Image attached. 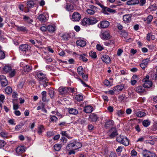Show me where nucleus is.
I'll return each mask as SVG.
<instances>
[{
    "label": "nucleus",
    "mask_w": 157,
    "mask_h": 157,
    "mask_svg": "<svg viewBox=\"0 0 157 157\" xmlns=\"http://www.w3.org/2000/svg\"><path fill=\"white\" fill-rule=\"evenodd\" d=\"M5 54L4 52L0 49V59H2L5 58Z\"/></svg>",
    "instance_id": "nucleus-49"
},
{
    "label": "nucleus",
    "mask_w": 157,
    "mask_h": 157,
    "mask_svg": "<svg viewBox=\"0 0 157 157\" xmlns=\"http://www.w3.org/2000/svg\"><path fill=\"white\" fill-rule=\"evenodd\" d=\"M90 9H91L95 11L97 9V7L92 5H90L88 6Z\"/></svg>",
    "instance_id": "nucleus-64"
},
{
    "label": "nucleus",
    "mask_w": 157,
    "mask_h": 157,
    "mask_svg": "<svg viewBox=\"0 0 157 157\" xmlns=\"http://www.w3.org/2000/svg\"><path fill=\"white\" fill-rule=\"evenodd\" d=\"M39 2L37 0H30L27 2V8L30 9L33 7L34 6Z\"/></svg>",
    "instance_id": "nucleus-10"
},
{
    "label": "nucleus",
    "mask_w": 157,
    "mask_h": 157,
    "mask_svg": "<svg viewBox=\"0 0 157 157\" xmlns=\"http://www.w3.org/2000/svg\"><path fill=\"white\" fill-rule=\"evenodd\" d=\"M151 78L153 80H157V73L151 74Z\"/></svg>",
    "instance_id": "nucleus-58"
},
{
    "label": "nucleus",
    "mask_w": 157,
    "mask_h": 157,
    "mask_svg": "<svg viewBox=\"0 0 157 157\" xmlns=\"http://www.w3.org/2000/svg\"><path fill=\"white\" fill-rule=\"evenodd\" d=\"M75 145L74 144V140L70 142L66 147V150H70V149H74Z\"/></svg>",
    "instance_id": "nucleus-22"
},
{
    "label": "nucleus",
    "mask_w": 157,
    "mask_h": 157,
    "mask_svg": "<svg viewBox=\"0 0 157 157\" xmlns=\"http://www.w3.org/2000/svg\"><path fill=\"white\" fill-rule=\"evenodd\" d=\"M66 9L68 11H71L73 9V7L71 4H67Z\"/></svg>",
    "instance_id": "nucleus-44"
},
{
    "label": "nucleus",
    "mask_w": 157,
    "mask_h": 157,
    "mask_svg": "<svg viewBox=\"0 0 157 157\" xmlns=\"http://www.w3.org/2000/svg\"><path fill=\"white\" fill-rule=\"evenodd\" d=\"M75 150L74 149H70V150H67V151H68V155H71V154H75Z\"/></svg>",
    "instance_id": "nucleus-57"
},
{
    "label": "nucleus",
    "mask_w": 157,
    "mask_h": 157,
    "mask_svg": "<svg viewBox=\"0 0 157 157\" xmlns=\"http://www.w3.org/2000/svg\"><path fill=\"white\" fill-rule=\"evenodd\" d=\"M5 144L6 143L4 140H0V148L3 147Z\"/></svg>",
    "instance_id": "nucleus-62"
},
{
    "label": "nucleus",
    "mask_w": 157,
    "mask_h": 157,
    "mask_svg": "<svg viewBox=\"0 0 157 157\" xmlns=\"http://www.w3.org/2000/svg\"><path fill=\"white\" fill-rule=\"evenodd\" d=\"M146 115L145 113L141 111H138L136 113V115L137 117H141L145 116Z\"/></svg>",
    "instance_id": "nucleus-40"
},
{
    "label": "nucleus",
    "mask_w": 157,
    "mask_h": 157,
    "mask_svg": "<svg viewBox=\"0 0 157 157\" xmlns=\"http://www.w3.org/2000/svg\"><path fill=\"white\" fill-rule=\"evenodd\" d=\"M76 44L78 46L81 47L85 46L86 44V41L83 40H79L76 42Z\"/></svg>",
    "instance_id": "nucleus-24"
},
{
    "label": "nucleus",
    "mask_w": 157,
    "mask_h": 157,
    "mask_svg": "<svg viewBox=\"0 0 157 157\" xmlns=\"http://www.w3.org/2000/svg\"><path fill=\"white\" fill-rule=\"evenodd\" d=\"M16 74V72L14 70L11 71L9 73V76L10 77L12 78Z\"/></svg>",
    "instance_id": "nucleus-59"
},
{
    "label": "nucleus",
    "mask_w": 157,
    "mask_h": 157,
    "mask_svg": "<svg viewBox=\"0 0 157 157\" xmlns=\"http://www.w3.org/2000/svg\"><path fill=\"white\" fill-rule=\"evenodd\" d=\"M40 29L43 32L47 31V26H46L45 25L42 26L40 27Z\"/></svg>",
    "instance_id": "nucleus-60"
},
{
    "label": "nucleus",
    "mask_w": 157,
    "mask_h": 157,
    "mask_svg": "<svg viewBox=\"0 0 157 157\" xmlns=\"http://www.w3.org/2000/svg\"><path fill=\"white\" fill-rule=\"evenodd\" d=\"M15 26L17 28V30L18 32H23L25 34L27 33L29 31L27 28L24 26L16 25Z\"/></svg>",
    "instance_id": "nucleus-13"
},
{
    "label": "nucleus",
    "mask_w": 157,
    "mask_h": 157,
    "mask_svg": "<svg viewBox=\"0 0 157 157\" xmlns=\"http://www.w3.org/2000/svg\"><path fill=\"white\" fill-rule=\"evenodd\" d=\"M96 48L99 51H101L103 49V47L99 44H98L96 45Z\"/></svg>",
    "instance_id": "nucleus-56"
},
{
    "label": "nucleus",
    "mask_w": 157,
    "mask_h": 157,
    "mask_svg": "<svg viewBox=\"0 0 157 157\" xmlns=\"http://www.w3.org/2000/svg\"><path fill=\"white\" fill-rule=\"evenodd\" d=\"M50 122H54L57 121L58 119L56 117L52 115H50Z\"/></svg>",
    "instance_id": "nucleus-45"
},
{
    "label": "nucleus",
    "mask_w": 157,
    "mask_h": 157,
    "mask_svg": "<svg viewBox=\"0 0 157 157\" xmlns=\"http://www.w3.org/2000/svg\"><path fill=\"white\" fill-rule=\"evenodd\" d=\"M54 91L53 90H49L48 91V94L50 98H52L54 97Z\"/></svg>",
    "instance_id": "nucleus-47"
},
{
    "label": "nucleus",
    "mask_w": 157,
    "mask_h": 157,
    "mask_svg": "<svg viewBox=\"0 0 157 157\" xmlns=\"http://www.w3.org/2000/svg\"><path fill=\"white\" fill-rule=\"evenodd\" d=\"M62 146L60 144H56L54 146V150L56 151H59L61 149Z\"/></svg>",
    "instance_id": "nucleus-42"
},
{
    "label": "nucleus",
    "mask_w": 157,
    "mask_h": 157,
    "mask_svg": "<svg viewBox=\"0 0 157 157\" xmlns=\"http://www.w3.org/2000/svg\"><path fill=\"white\" fill-rule=\"evenodd\" d=\"M86 12L88 14L90 15H93L95 13V11L89 9L87 10Z\"/></svg>",
    "instance_id": "nucleus-55"
},
{
    "label": "nucleus",
    "mask_w": 157,
    "mask_h": 157,
    "mask_svg": "<svg viewBox=\"0 0 157 157\" xmlns=\"http://www.w3.org/2000/svg\"><path fill=\"white\" fill-rule=\"evenodd\" d=\"M146 0H140L139 4L140 6H144L146 3Z\"/></svg>",
    "instance_id": "nucleus-61"
},
{
    "label": "nucleus",
    "mask_w": 157,
    "mask_h": 157,
    "mask_svg": "<svg viewBox=\"0 0 157 157\" xmlns=\"http://www.w3.org/2000/svg\"><path fill=\"white\" fill-rule=\"evenodd\" d=\"M108 132L110 133L109 136L111 138H113L115 137L118 134L116 126H114V127H111L109 130Z\"/></svg>",
    "instance_id": "nucleus-5"
},
{
    "label": "nucleus",
    "mask_w": 157,
    "mask_h": 157,
    "mask_svg": "<svg viewBox=\"0 0 157 157\" xmlns=\"http://www.w3.org/2000/svg\"><path fill=\"white\" fill-rule=\"evenodd\" d=\"M89 55L92 58L95 59L97 57L96 53L95 52H90L89 53Z\"/></svg>",
    "instance_id": "nucleus-50"
},
{
    "label": "nucleus",
    "mask_w": 157,
    "mask_h": 157,
    "mask_svg": "<svg viewBox=\"0 0 157 157\" xmlns=\"http://www.w3.org/2000/svg\"><path fill=\"white\" fill-rule=\"evenodd\" d=\"M89 25H94L97 23L98 21L95 18H88Z\"/></svg>",
    "instance_id": "nucleus-33"
},
{
    "label": "nucleus",
    "mask_w": 157,
    "mask_h": 157,
    "mask_svg": "<svg viewBox=\"0 0 157 157\" xmlns=\"http://www.w3.org/2000/svg\"><path fill=\"white\" fill-rule=\"evenodd\" d=\"M58 90L60 95H63L67 94L68 90L67 87L60 86L58 88Z\"/></svg>",
    "instance_id": "nucleus-14"
},
{
    "label": "nucleus",
    "mask_w": 157,
    "mask_h": 157,
    "mask_svg": "<svg viewBox=\"0 0 157 157\" xmlns=\"http://www.w3.org/2000/svg\"><path fill=\"white\" fill-rule=\"evenodd\" d=\"M149 61V59L148 58L143 60L142 61V63L140 65V66L143 69H144L147 67V64Z\"/></svg>",
    "instance_id": "nucleus-16"
},
{
    "label": "nucleus",
    "mask_w": 157,
    "mask_h": 157,
    "mask_svg": "<svg viewBox=\"0 0 157 157\" xmlns=\"http://www.w3.org/2000/svg\"><path fill=\"white\" fill-rule=\"evenodd\" d=\"M143 156L144 157H157L155 153L145 149L143 150Z\"/></svg>",
    "instance_id": "nucleus-3"
},
{
    "label": "nucleus",
    "mask_w": 157,
    "mask_h": 157,
    "mask_svg": "<svg viewBox=\"0 0 157 157\" xmlns=\"http://www.w3.org/2000/svg\"><path fill=\"white\" fill-rule=\"evenodd\" d=\"M5 91L7 94H9L12 92V90L11 87L10 86H8L6 88Z\"/></svg>",
    "instance_id": "nucleus-51"
},
{
    "label": "nucleus",
    "mask_w": 157,
    "mask_h": 157,
    "mask_svg": "<svg viewBox=\"0 0 157 157\" xmlns=\"http://www.w3.org/2000/svg\"><path fill=\"white\" fill-rule=\"evenodd\" d=\"M89 118L92 121H96L98 119L97 116L94 113H93L90 116Z\"/></svg>",
    "instance_id": "nucleus-32"
},
{
    "label": "nucleus",
    "mask_w": 157,
    "mask_h": 157,
    "mask_svg": "<svg viewBox=\"0 0 157 157\" xmlns=\"http://www.w3.org/2000/svg\"><path fill=\"white\" fill-rule=\"evenodd\" d=\"M114 124V122L112 120L109 119L108 120H106L105 123V127L106 129H107L111 127H113Z\"/></svg>",
    "instance_id": "nucleus-9"
},
{
    "label": "nucleus",
    "mask_w": 157,
    "mask_h": 157,
    "mask_svg": "<svg viewBox=\"0 0 157 157\" xmlns=\"http://www.w3.org/2000/svg\"><path fill=\"white\" fill-rule=\"evenodd\" d=\"M79 59L80 60H82L83 62H86L88 61V59L86 58L85 56H83V55H79Z\"/></svg>",
    "instance_id": "nucleus-48"
},
{
    "label": "nucleus",
    "mask_w": 157,
    "mask_h": 157,
    "mask_svg": "<svg viewBox=\"0 0 157 157\" xmlns=\"http://www.w3.org/2000/svg\"><path fill=\"white\" fill-rule=\"evenodd\" d=\"M100 37L104 40H108L111 37L110 34L108 31H102L100 35Z\"/></svg>",
    "instance_id": "nucleus-4"
},
{
    "label": "nucleus",
    "mask_w": 157,
    "mask_h": 157,
    "mask_svg": "<svg viewBox=\"0 0 157 157\" xmlns=\"http://www.w3.org/2000/svg\"><path fill=\"white\" fill-rule=\"evenodd\" d=\"M71 18L72 21H78L81 18V15L78 12H75L73 13Z\"/></svg>",
    "instance_id": "nucleus-6"
},
{
    "label": "nucleus",
    "mask_w": 157,
    "mask_h": 157,
    "mask_svg": "<svg viewBox=\"0 0 157 157\" xmlns=\"http://www.w3.org/2000/svg\"><path fill=\"white\" fill-rule=\"evenodd\" d=\"M0 81L2 86H5L8 85V81L4 75H0Z\"/></svg>",
    "instance_id": "nucleus-12"
},
{
    "label": "nucleus",
    "mask_w": 157,
    "mask_h": 157,
    "mask_svg": "<svg viewBox=\"0 0 157 157\" xmlns=\"http://www.w3.org/2000/svg\"><path fill=\"white\" fill-rule=\"evenodd\" d=\"M101 59L103 62L107 63H109L111 61L110 58L107 55L102 56Z\"/></svg>",
    "instance_id": "nucleus-21"
},
{
    "label": "nucleus",
    "mask_w": 157,
    "mask_h": 157,
    "mask_svg": "<svg viewBox=\"0 0 157 157\" xmlns=\"http://www.w3.org/2000/svg\"><path fill=\"white\" fill-rule=\"evenodd\" d=\"M38 19L42 22H46L48 20L47 15L44 14L39 15L38 17Z\"/></svg>",
    "instance_id": "nucleus-15"
},
{
    "label": "nucleus",
    "mask_w": 157,
    "mask_h": 157,
    "mask_svg": "<svg viewBox=\"0 0 157 157\" xmlns=\"http://www.w3.org/2000/svg\"><path fill=\"white\" fill-rule=\"evenodd\" d=\"M77 71L79 75H82L83 74V68L82 66L79 67L77 69Z\"/></svg>",
    "instance_id": "nucleus-46"
},
{
    "label": "nucleus",
    "mask_w": 157,
    "mask_h": 157,
    "mask_svg": "<svg viewBox=\"0 0 157 157\" xmlns=\"http://www.w3.org/2000/svg\"><path fill=\"white\" fill-rule=\"evenodd\" d=\"M20 66L23 68L22 71V74H25L31 71L32 70V67L29 65H24L22 63H21Z\"/></svg>",
    "instance_id": "nucleus-2"
},
{
    "label": "nucleus",
    "mask_w": 157,
    "mask_h": 157,
    "mask_svg": "<svg viewBox=\"0 0 157 157\" xmlns=\"http://www.w3.org/2000/svg\"><path fill=\"white\" fill-rule=\"evenodd\" d=\"M87 128L89 130L90 132H91L93 130L94 126L92 124H90L88 125Z\"/></svg>",
    "instance_id": "nucleus-63"
},
{
    "label": "nucleus",
    "mask_w": 157,
    "mask_h": 157,
    "mask_svg": "<svg viewBox=\"0 0 157 157\" xmlns=\"http://www.w3.org/2000/svg\"><path fill=\"white\" fill-rule=\"evenodd\" d=\"M144 83L143 84V86L145 88H149L151 87L152 85V83L151 81L149 80H147L145 79H143Z\"/></svg>",
    "instance_id": "nucleus-17"
},
{
    "label": "nucleus",
    "mask_w": 157,
    "mask_h": 157,
    "mask_svg": "<svg viewBox=\"0 0 157 157\" xmlns=\"http://www.w3.org/2000/svg\"><path fill=\"white\" fill-rule=\"evenodd\" d=\"M44 130L43 125H40L38 126V131L37 132L39 134H41Z\"/></svg>",
    "instance_id": "nucleus-37"
},
{
    "label": "nucleus",
    "mask_w": 157,
    "mask_h": 157,
    "mask_svg": "<svg viewBox=\"0 0 157 157\" xmlns=\"http://www.w3.org/2000/svg\"><path fill=\"white\" fill-rule=\"evenodd\" d=\"M124 113V111L121 110H118L117 112V114L119 117L122 116Z\"/></svg>",
    "instance_id": "nucleus-52"
},
{
    "label": "nucleus",
    "mask_w": 157,
    "mask_h": 157,
    "mask_svg": "<svg viewBox=\"0 0 157 157\" xmlns=\"http://www.w3.org/2000/svg\"><path fill=\"white\" fill-rule=\"evenodd\" d=\"M124 87V86L123 84L118 85L113 87V89L115 91L119 92L122 91Z\"/></svg>",
    "instance_id": "nucleus-28"
},
{
    "label": "nucleus",
    "mask_w": 157,
    "mask_h": 157,
    "mask_svg": "<svg viewBox=\"0 0 157 157\" xmlns=\"http://www.w3.org/2000/svg\"><path fill=\"white\" fill-rule=\"evenodd\" d=\"M56 27L55 25H49L47 26V31L51 33L54 32L56 30Z\"/></svg>",
    "instance_id": "nucleus-29"
},
{
    "label": "nucleus",
    "mask_w": 157,
    "mask_h": 157,
    "mask_svg": "<svg viewBox=\"0 0 157 157\" xmlns=\"http://www.w3.org/2000/svg\"><path fill=\"white\" fill-rule=\"evenodd\" d=\"M23 19L24 21L26 22L29 24H31L33 21L32 19L26 15H23Z\"/></svg>",
    "instance_id": "nucleus-27"
},
{
    "label": "nucleus",
    "mask_w": 157,
    "mask_h": 157,
    "mask_svg": "<svg viewBox=\"0 0 157 157\" xmlns=\"http://www.w3.org/2000/svg\"><path fill=\"white\" fill-rule=\"evenodd\" d=\"M81 24L83 26H86L88 24H89V21L88 18H85L82 19Z\"/></svg>",
    "instance_id": "nucleus-35"
},
{
    "label": "nucleus",
    "mask_w": 157,
    "mask_h": 157,
    "mask_svg": "<svg viewBox=\"0 0 157 157\" xmlns=\"http://www.w3.org/2000/svg\"><path fill=\"white\" fill-rule=\"evenodd\" d=\"M145 87L143 86H140L137 87L136 88V91L138 93H142L144 91Z\"/></svg>",
    "instance_id": "nucleus-38"
},
{
    "label": "nucleus",
    "mask_w": 157,
    "mask_h": 157,
    "mask_svg": "<svg viewBox=\"0 0 157 157\" xmlns=\"http://www.w3.org/2000/svg\"><path fill=\"white\" fill-rule=\"evenodd\" d=\"M139 2V0H130L127 1L126 4L128 6H132L138 4Z\"/></svg>",
    "instance_id": "nucleus-23"
},
{
    "label": "nucleus",
    "mask_w": 157,
    "mask_h": 157,
    "mask_svg": "<svg viewBox=\"0 0 157 157\" xmlns=\"http://www.w3.org/2000/svg\"><path fill=\"white\" fill-rule=\"evenodd\" d=\"M74 144L75 146L74 149L75 150L81 148L82 146L81 143L78 142L77 140H74Z\"/></svg>",
    "instance_id": "nucleus-25"
},
{
    "label": "nucleus",
    "mask_w": 157,
    "mask_h": 157,
    "mask_svg": "<svg viewBox=\"0 0 157 157\" xmlns=\"http://www.w3.org/2000/svg\"><path fill=\"white\" fill-rule=\"evenodd\" d=\"M157 9V6L155 4H154L150 6L147 9V10L148 11H155Z\"/></svg>",
    "instance_id": "nucleus-30"
},
{
    "label": "nucleus",
    "mask_w": 157,
    "mask_h": 157,
    "mask_svg": "<svg viewBox=\"0 0 157 157\" xmlns=\"http://www.w3.org/2000/svg\"><path fill=\"white\" fill-rule=\"evenodd\" d=\"M75 99L78 101H81L83 100V95H82L78 94L76 95Z\"/></svg>",
    "instance_id": "nucleus-43"
},
{
    "label": "nucleus",
    "mask_w": 157,
    "mask_h": 157,
    "mask_svg": "<svg viewBox=\"0 0 157 157\" xmlns=\"http://www.w3.org/2000/svg\"><path fill=\"white\" fill-rule=\"evenodd\" d=\"M46 92L45 91H42L41 93L42 100L44 102L48 101L46 98Z\"/></svg>",
    "instance_id": "nucleus-34"
},
{
    "label": "nucleus",
    "mask_w": 157,
    "mask_h": 157,
    "mask_svg": "<svg viewBox=\"0 0 157 157\" xmlns=\"http://www.w3.org/2000/svg\"><path fill=\"white\" fill-rule=\"evenodd\" d=\"M102 12L104 14L109 15L108 12L114 13L116 12V11L112 9L109 7L105 6L103 10H102Z\"/></svg>",
    "instance_id": "nucleus-7"
},
{
    "label": "nucleus",
    "mask_w": 157,
    "mask_h": 157,
    "mask_svg": "<svg viewBox=\"0 0 157 157\" xmlns=\"http://www.w3.org/2000/svg\"><path fill=\"white\" fill-rule=\"evenodd\" d=\"M37 76L41 81H45V80H47L45 75L43 74L42 73L39 72L38 73L37 75Z\"/></svg>",
    "instance_id": "nucleus-19"
},
{
    "label": "nucleus",
    "mask_w": 157,
    "mask_h": 157,
    "mask_svg": "<svg viewBox=\"0 0 157 157\" xmlns=\"http://www.w3.org/2000/svg\"><path fill=\"white\" fill-rule=\"evenodd\" d=\"M26 148L23 146H19L17 147L16 150V152L18 155H21L26 150Z\"/></svg>",
    "instance_id": "nucleus-8"
},
{
    "label": "nucleus",
    "mask_w": 157,
    "mask_h": 157,
    "mask_svg": "<svg viewBox=\"0 0 157 157\" xmlns=\"http://www.w3.org/2000/svg\"><path fill=\"white\" fill-rule=\"evenodd\" d=\"M152 19L153 17L151 15H149L148 16L146 19L147 23L148 24L150 23L152 20Z\"/></svg>",
    "instance_id": "nucleus-54"
},
{
    "label": "nucleus",
    "mask_w": 157,
    "mask_h": 157,
    "mask_svg": "<svg viewBox=\"0 0 157 157\" xmlns=\"http://www.w3.org/2000/svg\"><path fill=\"white\" fill-rule=\"evenodd\" d=\"M63 39L65 40H68L69 39L71 38L70 34L68 33H65L62 36Z\"/></svg>",
    "instance_id": "nucleus-39"
},
{
    "label": "nucleus",
    "mask_w": 157,
    "mask_h": 157,
    "mask_svg": "<svg viewBox=\"0 0 157 157\" xmlns=\"http://www.w3.org/2000/svg\"><path fill=\"white\" fill-rule=\"evenodd\" d=\"M11 70V67L8 65H6L3 68V70L6 73L9 72Z\"/></svg>",
    "instance_id": "nucleus-36"
},
{
    "label": "nucleus",
    "mask_w": 157,
    "mask_h": 157,
    "mask_svg": "<svg viewBox=\"0 0 157 157\" xmlns=\"http://www.w3.org/2000/svg\"><path fill=\"white\" fill-rule=\"evenodd\" d=\"M116 140L119 143L125 146H127L129 145L128 140L127 137L123 135H120L117 137Z\"/></svg>",
    "instance_id": "nucleus-1"
},
{
    "label": "nucleus",
    "mask_w": 157,
    "mask_h": 157,
    "mask_svg": "<svg viewBox=\"0 0 157 157\" xmlns=\"http://www.w3.org/2000/svg\"><path fill=\"white\" fill-rule=\"evenodd\" d=\"M93 110V107L90 105L86 106L84 109V111L86 113H91Z\"/></svg>",
    "instance_id": "nucleus-26"
},
{
    "label": "nucleus",
    "mask_w": 157,
    "mask_h": 157,
    "mask_svg": "<svg viewBox=\"0 0 157 157\" xmlns=\"http://www.w3.org/2000/svg\"><path fill=\"white\" fill-rule=\"evenodd\" d=\"M131 14H126L123 16V20L124 21L128 22L131 20V18L132 17Z\"/></svg>",
    "instance_id": "nucleus-20"
},
{
    "label": "nucleus",
    "mask_w": 157,
    "mask_h": 157,
    "mask_svg": "<svg viewBox=\"0 0 157 157\" xmlns=\"http://www.w3.org/2000/svg\"><path fill=\"white\" fill-rule=\"evenodd\" d=\"M60 134L63 136H66L68 139H70L71 138L70 136L68 135L66 131H61L60 132Z\"/></svg>",
    "instance_id": "nucleus-53"
},
{
    "label": "nucleus",
    "mask_w": 157,
    "mask_h": 157,
    "mask_svg": "<svg viewBox=\"0 0 157 157\" xmlns=\"http://www.w3.org/2000/svg\"><path fill=\"white\" fill-rule=\"evenodd\" d=\"M151 122L148 120H145L142 122L143 125L145 127H147L150 124Z\"/></svg>",
    "instance_id": "nucleus-41"
},
{
    "label": "nucleus",
    "mask_w": 157,
    "mask_h": 157,
    "mask_svg": "<svg viewBox=\"0 0 157 157\" xmlns=\"http://www.w3.org/2000/svg\"><path fill=\"white\" fill-rule=\"evenodd\" d=\"M100 28H106L109 25V22L107 21H104L100 22Z\"/></svg>",
    "instance_id": "nucleus-18"
},
{
    "label": "nucleus",
    "mask_w": 157,
    "mask_h": 157,
    "mask_svg": "<svg viewBox=\"0 0 157 157\" xmlns=\"http://www.w3.org/2000/svg\"><path fill=\"white\" fill-rule=\"evenodd\" d=\"M68 110L69 113L72 114L76 115L78 113L77 110L73 108H68Z\"/></svg>",
    "instance_id": "nucleus-31"
},
{
    "label": "nucleus",
    "mask_w": 157,
    "mask_h": 157,
    "mask_svg": "<svg viewBox=\"0 0 157 157\" xmlns=\"http://www.w3.org/2000/svg\"><path fill=\"white\" fill-rule=\"evenodd\" d=\"M30 47L27 44H21L20 45L19 48L22 52H27L30 49Z\"/></svg>",
    "instance_id": "nucleus-11"
}]
</instances>
